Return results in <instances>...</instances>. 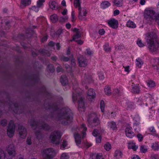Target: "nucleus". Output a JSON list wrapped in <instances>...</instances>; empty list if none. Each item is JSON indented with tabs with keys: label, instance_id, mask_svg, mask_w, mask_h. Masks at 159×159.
Instances as JSON below:
<instances>
[{
	"label": "nucleus",
	"instance_id": "f257e3e1",
	"mask_svg": "<svg viewBox=\"0 0 159 159\" xmlns=\"http://www.w3.org/2000/svg\"><path fill=\"white\" fill-rule=\"evenodd\" d=\"M54 112L52 114L53 117L56 120L63 125H66L72 121V114L71 111L67 107L62 108L59 109L56 107H53Z\"/></svg>",
	"mask_w": 159,
	"mask_h": 159
},
{
	"label": "nucleus",
	"instance_id": "f03ea898",
	"mask_svg": "<svg viewBox=\"0 0 159 159\" xmlns=\"http://www.w3.org/2000/svg\"><path fill=\"white\" fill-rule=\"evenodd\" d=\"M146 41L148 48L151 52H156L159 47L158 37L154 31L149 32L146 34Z\"/></svg>",
	"mask_w": 159,
	"mask_h": 159
},
{
	"label": "nucleus",
	"instance_id": "7ed1b4c3",
	"mask_svg": "<svg viewBox=\"0 0 159 159\" xmlns=\"http://www.w3.org/2000/svg\"><path fill=\"white\" fill-rule=\"evenodd\" d=\"M79 89H77L74 88V91L73 93V100L74 102L77 99L78 100L79 107L80 108H84V103L83 101L82 98L80 96L81 93L79 92Z\"/></svg>",
	"mask_w": 159,
	"mask_h": 159
},
{
	"label": "nucleus",
	"instance_id": "20e7f679",
	"mask_svg": "<svg viewBox=\"0 0 159 159\" xmlns=\"http://www.w3.org/2000/svg\"><path fill=\"white\" fill-rule=\"evenodd\" d=\"M80 0H74V5L76 7H79V15L78 17L81 20H86L85 16L87 13L86 10L85 8H81Z\"/></svg>",
	"mask_w": 159,
	"mask_h": 159
},
{
	"label": "nucleus",
	"instance_id": "39448f33",
	"mask_svg": "<svg viewBox=\"0 0 159 159\" xmlns=\"http://www.w3.org/2000/svg\"><path fill=\"white\" fill-rule=\"evenodd\" d=\"M30 124L32 128L34 129L38 128L45 130H48L50 128L49 126L47 124L44 123L37 122L33 119L30 120Z\"/></svg>",
	"mask_w": 159,
	"mask_h": 159
},
{
	"label": "nucleus",
	"instance_id": "423d86ee",
	"mask_svg": "<svg viewBox=\"0 0 159 159\" xmlns=\"http://www.w3.org/2000/svg\"><path fill=\"white\" fill-rule=\"evenodd\" d=\"M95 113H92L89 115L88 117V121L91 126H96L100 123L99 120L96 117Z\"/></svg>",
	"mask_w": 159,
	"mask_h": 159
},
{
	"label": "nucleus",
	"instance_id": "0eeeda50",
	"mask_svg": "<svg viewBox=\"0 0 159 159\" xmlns=\"http://www.w3.org/2000/svg\"><path fill=\"white\" fill-rule=\"evenodd\" d=\"M144 16L147 20L150 21L157 20L159 18V16L156 14L154 11L150 9L145 11Z\"/></svg>",
	"mask_w": 159,
	"mask_h": 159
},
{
	"label": "nucleus",
	"instance_id": "6e6552de",
	"mask_svg": "<svg viewBox=\"0 0 159 159\" xmlns=\"http://www.w3.org/2000/svg\"><path fill=\"white\" fill-rule=\"evenodd\" d=\"M55 152L52 148H48L43 149L42 155L43 159H51L54 155Z\"/></svg>",
	"mask_w": 159,
	"mask_h": 159
},
{
	"label": "nucleus",
	"instance_id": "1a4fd4ad",
	"mask_svg": "<svg viewBox=\"0 0 159 159\" xmlns=\"http://www.w3.org/2000/svg\"><path fill=\"white\" fill-rule=\"evenodd\" d=\"M61 138L60 132L58 131H55L52 133L50 136V138L52 142L54 144H58L60 143V139Z\"/></svg>",
	"mask_w": 159,
	"mask_h": 159
},
{
	"label": "nucleus",
	"instance_id": "9d476101",
	"mask_svg": "<svg viewBox=\"0 0 159 159\" xmlns=\"http://www.w3.org/2000/svg\"><path fill=\"white\" fill-rule=\"evenodd\" d=\"M15 128V126L14 121L12 120L10 121L7 130V134L9 137L11 138L13 136Z\"/></svg>",
	"mask_w": 159,
	"mask_h": 159
},
{
	"label": "nucleus",
	"instance_id": "9b49d317",
	"mask_svg": "<svg viewBox=\"0 0 159 159\" xmlns=\"http://www.w3.org/2000/svg\"><path fill=\"white\" fill-rule=\"evenodd\" d=\"M6 149L9 156L14 157L16 156V148L13 144H11L7 146Z\"/></svg>",
	"mask_w": 159,
	"mask_h": 159
},
{
	"label": "nucleus",
	"instance_id": "f8f14e48",
	"mask_svg": "<svg viewBox=\"0 0 159 159\" xmlns=\"http://www.w3.org/2000/svg\"><path fill=\"white\" fill-rule=\"evenodd\" d=\"M18 131L19 137L22 139L25 138L27 135V130L26 128L21 125H19L18 128Z\"/></svg>",
	"mask_w": 159,
	"mask_h": 159
},
{
	"label": "nucleus",
	"instance_id": "ddd939ff",
	"mask_svg": "<svg viewBox=\"0 0 159 159\" xmlns=\"http://www.w3.org/2000/svg\"><path fill=\"white\" fill-rule=\"evenodd\" d=\"M79 66L80 67H85L87 65V59L83 56H81L78 58Z\"/></svg>",
	"mask_w": 159,
	"mask_h": 159
},
{
	"label": "nucleus",
	"instance_id": "4468645a",
	"mask_svg": "<svg viewBox=\"0 0 159 159\" xmlns=\"http://www.w3.org/2000/svg\"><path fill=\"white\" fill-rule=\"evenodd\" d=\"M132 128L129 127H127L125 130V132L126 136L129 138H132L134 136V133L131 130Z\"/></svg>",
	"mask_w": 159,
	"mask_h": 159
},
{
	"label": "nucleus",
	"instance_id": "2eb2a0df",
	"mask_svg": "<svg viewBox=\"0 0 159 159\" xmlns=\"http://www.w3.org/2000/svg\"><path fill=\"white\" fill-rule=\"evenodd\" d=\"M87 98L89 100L93 99L95 96V93L92 89H89L87 92Z\"/></svg>",
	"mask_w": 159,
	"mask_h": 159
},
{
	"label": "nucleus",
	"instance_id": "dca6fc26",
	"mask_svg": "<svg viewBox=\"0 0 159 159\" xmlns=\"http://www.w3.org/2000/svg\"><path fill=\"white\" fill-rule=\"evenodd\" d=\"M109 25L113 28L116 29L117 28L118 22L117 21L114 19H112L110 20L108 22Z\"/></svg>",
	"mask_w": 159,
	"mask_h": 159
},
{
	"label": "nucleus",
	"instance_id": "f3484780",
	"mask_svg": "<svg viewBox=\"0 0 159 159\" xmlns=\"http://www.w3.org/2000/svg\"><path fill=\"white\" fill-rule=\"evenodd\" d=\"M49 6L50 8L53 10H57L58 8L57 3L54 1H49Z\"/></svg>",
	"mask_w": 159,
	"mask_h": 159
},
{
	"label": "nucleus",
	"instance_id": "a211bd4d",
	"mask_svg": "<svg viewBox=\"0 0 159 159\" xmlns=\"http://www.w3.org/2000/svg\"><path fill=\"white\" fill-rule=\"evenodd\" d=\"M79 129L80 131L83 134L82 137L84 138L86 135L85 131L87 130V128L86 127L85 125L82 124Z\"/></svg>",
	"mask_w": 159,
	"mask_h": 159
},
{
	"label": "nucleus",
	"instance_id": "6ab92c4d",
	"mask_svg": "<svg viewBox=\"0 0 159 159\" xmlns=\"http://www.w3.org/2000/svg\"><path fill=\"white\" fill-rule=\"evenodd\" d=\"M74 137L76 145L78 146L81 142L80 135L79 134L76 133L74 134Z\"/></svg>",
	"mask_w": 159,
	"mask_h": 159
},
{
	"label": "nucleus",
	"instance_id": "aec40b11",
	"mask_svg": "<svg viewBox=\"0 0 159 159\" xmlns=\"http://www.w3.org/2000/svg\"><path fill=\"white\" fill-rule=\"evenodd\" d=\"M73 31L74 32H76V33L74 35L73 39L70 40V41H72L73 40H75L76 39H78L80 37L81 34H80V31H79V30L76 28H75Z\"/></svg>",
	"mask_w": 159,
	"mask_h": 159
},
{
	"label": "nucleus",
	"instance_id": "412c9836",
	"mask_svg": "<svg viewBox=\"0 0 159 159\" xmlns=\"http://www.w3.org/2000/svg\"><path fill=\"white\" fill-rule=\"evenodd\" d=\"M128 148L129 149H132L134 151H135L138 148V147L132 142H129L128 143Z\"/></svg>",
	"mask_w": 159,
	"mask_h": 159
},
{
	"label": "nucleus",
	"instance_id": "4be33fe9",
	"mask_svg": "<svg viewBox=\"0 0 159 159\" xmlns=\"http://www.w3.org/2000/svg\"><path fill=\"white\" fill-rule=\"evenodd\" d=\"M132 84L131 85L132 89L131 92L134 93H138L140 91L139 89L138 86L134 85L132 83Z\"/></svg>",
	"mask_w": 159,
	"mask_h": 159
},
{
	"label": "nucleus",
	"instance_id": "5701e85b",
	"mask_svg": "<svg viewBox=\"0 0 159 159\" xmlns=\"http://www.w3.org/2000/svg\"><path fill=\"white\" fill-rule=\"evenodd\" d=\"M122 153L119 150H117L115 151L114 157L116 159H119L122 157Z\"/></svg>",
	"mask_w": 159,
	"mask_h": 159
},
{
	"label": "nucleus",
	"instance_id": "b1692460",
	"mask_svg": "<svg viewBox=\"0 0 159 159\" xmlns=\"http://www.w3.org/2000/svg\"><path fill=\"white\" fill-rule=\"evenodd\" d=\"M60 81L63 85H65L68 83V79L65 75H62L61 76Z\"/></svg>",
	"mask_w": 159,
	"mask_h": 159
},
{
	"label": "nucleus",
	"instance_id": "393cba45",
	"mask_svg": "<svg viewBox=\"0 0 159 159\" xmlns=\"http://www.w3.org/2000/svg\"><path fill=\"white\" fill-rule=\"evenodd\" d=\"M108 126L111 129L113 130H116L117 129V127L116 123L113 121H111L108 123Z\"/></svg>",
	"mask_w": 159,
	"mask_h": 159
},
{
	"label": "nucleus",
	"instance_id": "a878e982",
	"mask_svg": "<svg viewBox=\"0 0 159 159\" xmlns=\"http://www.w3.org/2000/svg\"><path fill=\"white\" fill-rule=\"evenodd\" d=\"M50 18L52 22L55 23L58 20V17L57 15L54 14L50 16Z\"/></svg>",
	"mask_w": 159,
	"mask_h": 159
},
{
	"label": "nucleus",
	"instance_id": "bb28decb",
	"mask_svg": "<svg viewBox=\"0 0 159 159\" xmlns=\"http://www.w3.org/2000/svg\"><path fill=\"white\" fill-rule=\"evenodd\" d=\"M126 25L128 27L132 28H135L136 27V25L133 22L130 20H129L127 22Z\"/></svg>",
	"mask_w": 159,
	"mask_h": 159
},
{
	"label": "nucleus",
	"instance_id": "cd10ccee",
	"mask_svg": "<svg viewBox=\"0 0 159 159\" xmlns=\"http://www.w3.org/2000/svg\"><path fill=\"white\" fill-rule=\"evenodd\" d=\"M143 64V62L141 59L139 58H138L136 59V65L139 68H141Z\"/></svg>",
	"mask_w": 159,
	"mask_h": 159
},
{
	"label": "nucleus",
	"instance_id": "c85d7f7f",
	"mask_svg": "<svg viewBox=\"0 0 159 159\" xmlns=\"http://www.w3.org/2000/svg\"><path fill=\"white\" fill-rule=\"evenodd\" d=\"M92 82V79L90 77H86L85 79L82 81V84L83 85L87 83H91Z\"/></svg>",
	"mask_w": 159,
	"mask_h": 159
},
{
	"label": "nucleus",
	"instance_id": "c756f323",
	"mask_svg": "<svg viewBox=\"0 0 159 159\" xmlns=\"http://www.w3.org/2000/svg\"><path fill=\"white\" fill-rule=\"evenodd\" d=\"M110 5V3L107 1H105L103 2L101 4V7L104 9L108 7Z\"/></svg>",
	"mask_w": 159,
	"mask_h": 159
},
{
	"label": "nucleus",
	"instance_id": "7c9ffc66",
	"mask_svg": "<svg viewBox=\"0 0 159 159\" xmlns=\"http://www.w3.org/2000/svg\"><path fill=\"white\" fill-rule=\"evenodd\" d=\"M156 64L152 65V67L154 69L157 70H159V59H157L156 60Z\"/></svg>",
	"mask_w": 159,
	"mask_h": 159
},
{
	"label": "nucleus",
	"instance_id": "2f4dec72",
	"mask_svg": "<svg viewBox=\"0 0 159 159\" xmlns=\"http://www.w3.org/2000/svg\"><path fill=\"white\" fill-rule=\"evenodd\" d=\"M104 91L106 95H107L108 96L111 95V89L109 87H106L104 89Z\"/></svg>",
	"mask_w": 159,
	"mask_h": 159
},
{
	"label": "nucleus",
	"instance_id": "473e14b6",
	"mask_svg": "<svg viewBox=\"0 0 159 159\" xmlns=\"http://www.w3.org/2000/svg\"><path fill=\"white\" fill-rule=\"evenodd\" d=\"M6 154L4 151L0 150V159H6Z\"/></svg>",
	"mask_w": 159,
	"mask_h": 159
},
{
	"label": "nucleus",
	"instance_id": "72a5a7b5",
	"mask_svg": "<svg viewBox=\"0 0 159 159\" xmlns=\"http://www.w3.org/2000/svg\"><path fill=\"white\" fill-rule=\"evenodd\" d=\"M114 4L117 7H120L122 5L121 0H114Z\"/></svg>",
	"mask_w": 159,
	"mask_h": 159
},
{
	"label": "nucleus",
	"instance_id": "f704fd0d",
	"mask_svg": "<svg viewBox=\"0 0 159 159\" xmlns=\"http://www.w3.org/2000/svg\"><path fill=\"white\" fill-rule=\"evenodd\" d=\"M30 0H22L21 3L24 6H26L30 4Z\"/></svg>",
	"mask_w": 159,
	"mask_h": 159
},
{
	"label": "nucleus",
	"instance_id": "c9c22d12",
	"mask_svg": "<svg viewBox=\"0 0 159 159\" xmlns=\"http://www.w3.org/2000/svg\"><path fill=\"white\" fill-rule=\"evenodd\" d=\"M147 149L146 146L142 145L141 146L140 148V150L142 153H145L147 151Z\"/></svg>",
	"mask_w": 159,
	"mask_h": 159
},
{
	"label": "nucleus",
	"instance_id": "e433bc0d",
	"mask_svg": "<svg viewBox=\"0 0 159 159\" xmlns=\"http://www.w3.org/2000/svg\"><path fill=\"white\" fill-rule=\"evenodd\" d=\"M111 148V145L109 143H107L104 145V148L107 151H109Z\"/></svg>",
	"mask_w": 159,
	"mask_h": 159
},
{
	"label": "nucleus",
	"instance_id": "4c0bfd02",
	"mask_svg": "<svg viewBox=\"0 0 159 159\" xmlns=\"http://www.w3.org/2000/svg\"><path fill=\"white\" fill-rule=\"evenodd\" d=\"M69 156L66 153H63L61 157V159H69Z\"/></svg>",
	"mask_w": 159,
	"mask_h": 159
},
{
	"label": "nucleus",
	"instance_id": "58836bf2",
	"mask_svg": "<svg viewBox=\"0 0 159 159\" xmlns=\"http://www.w3.org/2000/svg\"><path fill=\"white\" fill-rule=\"evenodd\" d=\"M104 49L106 52H109L111 51V48L108 44H105L104 46Z\"/></svg>",
	"mask_w": 159,
	"mask_h": 159
},
{
	"label": "nucleus",
	"instance_id": "ea45409f",
	"mask_svg": "<svg viewBox=\"0 0 159 159\" xmlns=\"http://www.w3.org/2000/svg\"><path fill=\"white\" fill-rule=\"evenodd\" d=\"M152 148L155 150H157L159 148V147L157 143L155 142L153 143L152 145Z\"/></svg>",
	"mask_w": 159,
	"mask_h": 159
},
{
	"label": "nucleus",
	"instance_id": "a19ab883",
	"mask_svg": "<svg viewBox=\"0 0 159 159\" xmlns=\"http://www.w3.org/2000/svg\"><path fill=\"white\" fill-rule=\"evenodd\" d=\"M104 106L105 104L104 101L103 100H101L100 103V107L102 112H103L104 111Z\"/></svg>",
	"mask_w": 159,
	"mask_h": 159
},
{
	"label": "nucleus",
	"instance_id": "79ce46f5",
	"mask_svg": "<svg viewBox=\"0 0 159 159\" xmlns=\"http://www.w3.org/2000/svg\"><path fill=\"white\" fill-rule=\"evenodd\" d=\"M45 2V0H39L37 2V5L38 7H41L43 6V3Z\"/></svg>",
	"mask_w": 159,
	"mask_h": 159
},
{
	"label": "nucleus",
	"instance_id": "37998d69",
	"mask_svg": "<svg viewBox=\"0 0 159 159\" xmlns=\"http://www.w3.org/2000/svg\"><path fill=\"white\" fill-rule=\"evenodd\" d=\"M47 69L51 72H53L54 70L53 66L52 64L49 65L48 66Z\"/></svg>",
	"mask_w": 159,
	"mask_h": 159
},
{
	"label": "nucleus",
	"instance_id": "c03bdc74",
	"mask_svg": "<svg viewBox=\"0 0 159 159\" xmlns=\"http://www.w3.org/2000/svg\"><path fill=\"white\" fill-rule=\"evenodd\" d=\"M147 84L148 87H153L155 86V85L154 82L152 80L148 81L147 82Z\"/></svg>",
	"mask_w": 159,
	"mask_h": 159
},
{
	"label": "nucleus",
	"instance_id": "a18cd8bd",
	"mask_svg": "<svg viewBox=\"0 0 159 159\" xmlns=\"http://www.w3.org/2000/svg\"><path fill=\"white\" fill-rule=\"evenodd\" d=\"M85 53L87 55L90 56L93 54V52L90 48H88L86 49Z\"/></svg>",
	"mask_w": 159,
	"mask_h": 159
},
{
	"label": "nucleus",
	"instance_id": "49530a36",
	"mask_svg": "<svg viewBox=\"0 0 159 159\" xmlns=\"http://www.w3.org/2000/svg\"><path fill=\"white\" fill-rule=\"evenodd\" d=\"M137 43L139 47H142L144 46V44L143 43L141 40L140 39H138L137 41Z\"/></svg>",
	"mask_w": 159,
	"mask_h": 159
},
{
	"label": "nucleus",
	"instance_id": "de8ad7c7",
	"mask_svg": "<svg viewBox=\"0 0 159 159\" xmlns=\"http://www.w3.org/2000/svg\"><path fill=\"white\" fill-rule=\"evenodd\" d=\"M7 121L6 119H3L1 121V125L4 126H6L7 125Z\"/></svg>",
	"mask_w": 159,
	"mask_h": 159
},
{
	"label": "nucleus",
	"instance_id": "09e8293b",
	"mask_svg": "<svg viewBox=\"0 0 159 159\" xmlns=\"http://www.w3.org/2000/svg\"><path fill=\"white\" fill-rule=\"evenodd\" d=\"M98 76L100 79L103 80L104 78V74L102 72H99L98 73Z\"/></svg>",
	"mask_w": 159,
	"mask_h": 159
},
{
	"label": "nucleus",
	"instance_id": "8fccbe9b",
	"mask_svg": "<svg viewBox=\"0 0 159 159\" xmlns=\"http://www.w3.org/2000/svg\"><path fill=\"white\" fill-rule=\"evenodd\" d=\"M35 134L38 139H40L42 138V135L40 131H37L35 132Z\"/></svg>",
	"mask_w": 159,
	"mask_h": 159
},
{
	"label": "nucleus",
	"instance_id": "3c124183",
	"mask_svg": "<svg viewBox=\"0 0 159 159\" xmlns=\"http://www.w3.org/2000/svg\"><path fill=\"white\" fill-rule=\"evenodd\" d=\"M13 107H14L16 109L18 107V104L17 103H13L10 106V107H11V110L14 111V109L13 108Z\"/></svg>",
	"mask_w": 159,
	"mask_h": 159
},
{
	"label": "nucleus",
	"instance_id": "603ef678",
	"mask_svg": "<svg viewBox=\"0 0 159 159\" xmlns=\"http://www.w3.org/2000/svg\"><path fill=\"white\" fill-rule=\"evenodd\" d=\"M93 135L95 137H97L99 135H100L99 134L98 132V131L97 129H95L93 130V133H92Z\"/></svg>",
	"mask_w": 159,
	"mask_h": 159
},
{
	"label": "nucleus",
	"instance_id": "864d4df0",
	"mask_svg": "<svg viewBox=\"0 0 159 159\" xmlns=\"http://www.w3.org/2000/svg\"><path fill=\"white\" fill-rule=\"evenodd\" d=\"M65 67L66 68V69L67 70L68 72H71L72 70L70 68V66L68 64H66L65 65Z\"/></svg>",
	"mask_w": 159,
	"mask_h": 159
},
{
	"label": "nucleus",
	"instance_id": "5fc2aeb1",
	"mask_svg": "<svg viewBox=\"0 0 159 159\" xmlns=\"http://www.w3.org/2000/svg\"><path fill=\"white\" fill-rule=\"evenodd\" d=\"M39 7H38L37 6L36 7L35 6H33L32 7H31V9L36 12H38L39 11Z\"/></svg>",
	"mask_w": 159,
	"mask_h": 159
},
{
	"label": "nucleus",
	"instance_id": "6e6d98bb",
	"mask_svg": "<svg viewBox=\"0 0 159 159\" xmlns=\"http://www.w3.org/2000/svg\"><path fill=\"white\" fill-rule=\"evenodd\" d=\"M113 93L116 95H119L120 94V91L118 89H115L114 90Z\"/></svg>",
	"mask_w": 159,
	"mask_h": 159
},
{
	"label": "nucleus",
	"instance_id": "4d7b16f0",
	"mask_svg": "<svg viewBox=\"0 0 159 159\" xmlns=\"http://www.w3.org/2000/svg\"><path fill=\"white\" fill-rule=\"evenodd\" d=\"M134 120L136 121L137 123H139L140 121V118L139 116H135V117L134 118Z\"/></svg>",
	"mask_w": 159,
	"mask_h": 159
},
{
	"label": "nucleus",
	"instance_id": "13d9d810",
	"mask_svg": "<svg viewBox=\"0 0 159 159\" xmlns=\"http://www.w3.org/2000/svg\"><path fill=\"white\" fill-rule=\"evenodd\" d=\"M26 143L28 145H31L32 144L31 138L28 137L26 140Z\"/></svg>",
	"mask_w": 159,
	"mask_h": 159
},
{
	"label": "nucleus",
	"instance_id": "bf43d9fd",
	"mask_svg": "<svg viewBox=\"0 0 159 159\" xmlns=\"http://www.w3.org/2000/svg\"><path fill=\"white\" fill-rule=\"evenodd\" d=\"M137 138L139 141H141L143 139V136L141 134H139L137 135Z\"/></svg>",
	"mask_w": 159,
	"mask_h": 159
},
{
	"label": "nucleus",
	"instance_id": "052dcab7",
	"mask_svg": "<svg viewBox=\"0 0 159 159\" xmlns=\"http://www.w3.org/2000/svg\"><path fill=\"white\" fill-rule=\"evenodd\" d=\"M67 19V18L66 17H61L59 19V21L60 22H64Z\"/></svg>",
	"mask_w": 159,
	"mask_h": 159
},
{
	"label": "nucleus",
	"instance_id": "680f3d73",
	"mask_svg": "<svg viewBox=\"0 0 159 159\" xmlns=\"http://www.w3.org/2000/svg\"><path fill=\"white\" fill-rule=\"evenodd\" d=\"M149 130L150 132H152L153 133L156 132V130L153 127H151L149 128Z\"/></svg>",
	"mask_w": 159,
	"mask_h": 159
},
{
	"label": "nucleus",
	"instance_id": "e2e57ef3",
	"mask_svg": "<svg viewBox=\"0 0 159 159\" xmlns=\"http://www.w3.org/2000/svg\"><path fill=\"white\" fill-rule=\"evenodd\" d=\"M61 60L64 61H69V58L68 57H66L63 56L61 57Z\"/></svg>",
	"mask_w": 159,
	"mask_h": 159
},
{
	"label": "nucleus",
	"instance_id": "0e129e2a",
	"mask_svg": "<svg viewBox=\"0 0 159 159\" xmlns=\"http://www.w3.org/2000/svg\"><path fill=\"white\" fill-rule=\"evenodd\" d=\"M66 144L67 143L66 141L65 140H63L62 142V144L61 146V148L62 149H64L66 146Z\"/></svg>",
	"mask_w": 159,
	"mask_h": 159
},
{
	"label": "nucleus",
	"instance_id": "69168bd1",
	"mask_svg": "<svg viewBox=\"0 0 159 159\" xmlns=\"http://www.w3.org/2000/svg\"><path fill=\"white\" fill-rule=\"evenodd\" d=\"M96 159H104L101 154H98L96 155Z\"/></svg>",
	"mask_w": 159,
	"mask_h": 159
},
{
	"label": "nucleus",
	"instance_id": "338daca9",
	"mask_svg": "<svg viewBox=\"0 0 159 159\" xmlns=\"http://www.w3.org/2000/svg\"><path fill=\"white\" fill-rule=\"evenodd\" d=\"M101 140V137L100 135L98 136L96 138V141L97 143H99Z\"/></svg>",
	"mask_w": 159,
	"mask_h": 159
},
{
	"label": "nucleus",
	"instance_id": "774afa93",
	"mask_svg": "<svg viewBox=\"0 0 159 159\" xmlns=\"http://www.w3.org/2000/svg\"><path fill=\"white\" fill-rule=\"evenodd\" d=\"M99 34L101 35H103L105 33V31L103 29H100L99 30Z\"/></svg>",
	"mask_w": 159,
	"mask_h": 159
}]
</instances>
